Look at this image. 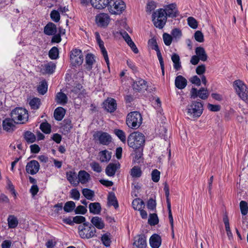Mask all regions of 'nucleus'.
<instances>
[{
	"label": "nucleus",
	"mask_w": 248,
	"mask_h": 248,
	"mask_svg": "<svg viewBox=\"0 0 248 248\" xmlns=\"http://www.w3.org/2000/svg\"><path fill=\"white\" fill-rule=\"evenodd\" d=\"M108 203L109 206H113L115 209L118 207V203L113 193H109L108 196Z\"/></svg>",
	"instance_id": "nucleus-36"
},
{
	"label": "nucleus",
	"mask_w": 248,
	"mask_h": 248,
	"mask_svg": "<svg viewBox=\"0 0 248 248\" xmlns=\"http://www.w3.org/2000/svg\"><path fill=\"white\" fill-rule=\"evenodd\" d=\"M92 5L97 9H101L105 8L104 3L99 4V0H90Z\"/></svg>",
	"instance_id": "nucleus-58"
},
{
	"label": "nucleus",
	"mask_w": 248,
	"mask_h": 248,
	"mask_svg": "<svg viewBox=\"0 0 248 248\" xmlns=\"http://www.w3.org/2000/svg\"><path fill=\"white\" fill-rule=\"evenodd\" d=\"M240 208L241 212L243 216L247 215L248 211V203L244 201H242L240 202Z\"/></svg>",
	"instance_id": "nucleus-50"
},
{
	"label": "nucleus",
	"mask_w": 248,
	"mask_h": 248,
	"mask_svg": "<svg viewBox=\"0 0 248 248\" xmlns=\"http://www.w3.org/2000/svg\"><path fill=\"white\" fill-rule=\"evenodd\" d=\"M78 226V233L80 237L83 239H89L95 235L96 230L90 223L84 222Z\"/></svg>",
	"instance_id": "nucleus-2"
},
{
	"label": "nucleus",
	"mask_w": 248,
	"mask_h": 248,
	"mask_svg": "<svg viewBox=\"0 0 248 248\" xmlns=\"http://www.w3.org/2000/svg\"><path fill=\"white\" fill-rule=\"evenodd\" d=\"M92 169L97 172H100L102 171L101 167L97 162H93L91 164Z\"/></svg>",
	"instance_id": "nucleus-61"
},
{
	"label": "nucleus",
	"mask_w": 248,
	"mask_h": 248,
	"mask_svg": "<svg viewBox=\"0 0 248 248\" xmlns=\"http://www.w3.org/2000/svg\"><path fill=\"white\" fill-rule=\"evenodd\" d=\"M75 213L76 214H85L87 210L85 207L82 205L78 206L76 209L74 210Z\"/></svg>",
	"instance_id": "nucleus-60"
},
{
	"label": "nucleus",
	"mask_w": 248,
	"mask_h": 248,
	"mask_svg": "<svg viewBox=\"0 0 248 248\" xmlns=\"http://www.w3.org/2000/svg\"><path fill=\"white\" fill-rule=\"evenodd\" d=\"M114 133L122 142L124 143L126 142V136L124 131L120 129H115L114 130Z\"/></svg>",
	"instance_id": "nucleus-43"
},
{
	"label": "nucleus",
	"mask_w": 248,
	"mask_h": 248,
	"mask_svg": "<svg viewBox=\"0 0 248 248\" xmlns=\"http://www.w3.org/2000/svg\"><path fill=\"white\" fill-rule=\"evenodd\" d=\"M147 207L149 212V217H157V215L153 212L155 210L156 201L152 198L150 199L147 203Z\"/></svg>",
	"instance_id": "nucleus-19"
},
{
	"label": "nucleus",
	"mask_w": 248,
	"mask_h": 248,
	"mask_svg": "<svg viewBox=\"0 0 248 248\" xmlns=\"http://www.w3.org/2000/svg\"><path fill=\"white\" fill-rule=\"evenodd\" d=\"M86 63L88 65L89 68L91 69L92 68V65L95 62L94 56L92 54L88 53L86 56Z\"/></svg>",
	"instance_id": "nucleus-48"
},
{
	"label": "nucleus",
	"mask_w": 248,
	"mask_h": 248,
	"mask_svg": "<svg viewBox=\"0 0 248 248\" xmlns=\"http://www.w3.org/2000/svg\"><path fill=\"white\" fill-rule=\"evenodd\" d=\"M65 113V109L62 107L56 108L54 112L55 119L57 121L62 120Z\"/></svg>",
	"instance_id": "nucleus-33"
},
{
	"label": "nucleus",
	"mask_w": 248,
	"mask_h": 248,
	"mask_svg": "<svg viewBox=\"0 0 248 248\" xmlns=\"http://www.w3.org/2000/svg\"><path fill=\"white\" fill-rule=\"evenodd\" d=\"M142 171L140 167L137 166H134L131 170V175L133 177L139 178L141 176Z\"/></svg>",
	"instance_id": "nucleus-46"
},
{
	"label": "nucleus",
	"mask_w": 248,
	"mask_h": 248,
	"mask_svg": "<svg viewBox=\"0 0 248 248\" xmlns=\"http://www.w3.org/2000/svg\"><path fill=\"white\" fill-rule=\"evenodd\" d=\"M138 237V239L133 243V248H146V241L145 236L142 234L139 235Z\"/></svg>",
	"instance_id": "nucleus-21"
},
{
	"label": "nucleus",
	"mask_w": 248,
	"mask_h": 248,
	"mask_svg": "<svg viewBox=\"0 0 248 248\" xmlns=\"http://www.w3.org/2000/svg\"><path fill=\"white\" fill-rule=\"evenodd\" d=\"M44 33L47 35H52L57 32V27L53 23L49 22L44 27Z\"/></svg>",
	"instance_id": "nucleus-23"
},
{
	"label": "nucleus",
	"mask_w": 248,
	"mask_h": 248,
	"mask_svg": "<svg viewBox=\"0 0 248 248\" xmlns=\"http://www.w3.org/2000/svg\"><path fill=\"white\" fill-rule=\"evenodd\" d=\"M134 152L135 156L133 160L135 162L139 163L142 161L143 148L135 149Z\"/></svg>",
	"instance_id": "nucleus-37"
},
{
	"label": "nucleus",
	"mask_w": 248,
	"mask_h": 248,
	"mask_svg": "<svg viewBox=\"0 0 248 248\" xmlns=\"http://www.w3.org/2000/svg\"><path fill=\"white\" fill-rule=\"evenodd\" d=\"M44 67L46 73L52 74L56 68V65L52 62H50L45 64Z\"/></svg>",
	"instance_id": "nucleus-49"
},
{
	"label": "nucleus",
	"mask_w": 248,
	"mask_h": 248,
	"mask_svg": "<svg viewBox=\"0 0 248 248\" xmlns=\"http://www.w3.org/2000/svg\"><path fill=\"white\" fill-rule=\"evenodd\" d=\"M70 60L71 64L74 66L80 65L83 63L84 56L79 49H73L70 54Z\"/></svg>",
	"instance_id": "nucleus-9"
},
{
	"label": "nucleus",
	"mask_w": 248,
	"mask_h": 248,
	"mask_svg": "<svg viewBox=\"0 0 248 248\" xmlns=\"http://www.w3.org/2000/svg\"><path fill=\"white\" fill-rule=\"evenodd\" d=\"M163 39L164 44L167 46H169L172 41V36L167 33H164L163 34Z\"/></svg>",
	"instance_id": "nucleus-54"
},
{
	"label": "nucleus",
	"mask_w": 248,
	"mask_h": 248,
	"mask_svg": "<svg viewBox=\"0 0 248 248\" xmlns=\"http://www.w3.org/2000/svg\"><path fill=\"white\" fill-rule=\"evenodd\" d=\"M190 81L197 86H200L201 84V80L197 76H194L190 79Z\"/></svg>",
	"instance_id": "nucleus-64"
},
{
	"label": "nucleus",
	"mask_w": 248,
	"mask_h": 248,
	"mask_svg": "<svg viewBox=\"0 0 248 248\" xmlns=\"http://www.w3.org/2000/svg\"><path fill=\"white\" fill-rule=\"evenodd\" d=\"M233 86L238 96L245 102L248 103V88L240 80L233 82Z\"/></svg>",
	"instance_id": "nucleus-7"
},
{
	"label": "nucleus",
	"mask_w": 248,
	"mask_h": 248,
	"mask_svg": "<svg viewBox=\"0 0 248 248\" xmlns=\"http://www.w3.org/2000/svg\"><path fill=\"white\" fill-rule=\"evenodd\" d=\"M188 25L192 29H195L198 27V22L193 17H189L187 19Z\"/></svg>",
	"instance_id": "nucleus-52"
},
{
	"label": "nucleus",
	"mask_w": 248,
	"mask_h": 248,
	"mask_svg": "<svg viewBox=\"0 0 248 248\" xmlns=\"http://www.w3.org/2000/svg\"><path fill=\"white\" fill-rule=\"evenodd\" d=\"M66 176L69 182L75 186H77L79 181H77V176L76 172L73 171H69L66 172Z\"/></svg>",
	"instance_id": "nucleus-25"
},
{
	"label": "nucleus",
	"mask_w": 248,
	"mask_h": 248,
	"mask_svg": "<svg viewBox=\"0 0 248 248\" xmlns=\"http://www.w3.org/2000/svg\"><path fill=\"white\" fill-rule=\"evenodd\" d=\"M156 7V3L154 1H149L147 3L146 7V12L150 14L151 12L155 9Z\"/></svg>",
	"instance_id": "nucleus-51"
},
{
	"label": "nucleus",
	"mask_w": 248,
	"mask_h": 248,
	"mask_svg": "<svg viewBox=\"0 0 248 248\" xmlns=\"http://www.w3.org/2000/svg\"><path fill=\"white\" fill-rule=\"evenodd\" d=\"M17 218H8V224L10 228H15L18 224Z\"/></svg>",
	"instance_id": "nucleus-55"
},
{
	"label": "nucleus",
	"mask_w": 248,
	"mask_h": 248,
	"mask_svg": "<svg viewBox=\"0 0 248 248\" xmlns=\"http://www.w3.org/2000/svg\"><path fill=\"white\" fill-rule=\"evenodd\" d=\"M190 94L191 98L195 99L199 96L200 98L205 100L208 97L209 92L204 88H202L199 90H197L195 88H192L190 91Z\"/></svg>",
	"instance_id": "nucleus-11"
},
{
	"label": "nucleus",
	"mask_w": 248,
	"mask_h": 248,
	"mask_svg": "<svg viewBox=\"0 0 248 248\" xmlns=\"http://www.w3.org/2000/svg\"><path fill=\"white\" fill-rule=\"evenodd\" d=\"M161 244V239L160 236L154 234L151 236L150 239V244L152 248H158Z\"/></svg>",
	"instance_id": "nucleus-24"
},
{
	"label": "nucleus",
	"mask_w": 248,
	"mask_h": 248,
	"mask_svg": "<svg viewBox=\"0 0 248 248\" xmlns=\"http://www.w3.org/2000/svg\"><path fill=\"white\" fill-rule=\"evenodd\" d=\"M95 140H98L100 144L108 145L111 142V136L107 132L97 131L93 135Z\"/></svg>",
	"instance_id": "nucleus-10"
},
{
	"label": "nucleus",
	"mask_w": 248,
	"mask_h": 248,
	"mask_svg": "<svg viewBox=\"0 0 248 248\" xmlns=\"http://www.w3.org/2000/svg\"><path fill=\"white\" fill-rule=\"evenodd\" d=\"M47 90V82L45 80L41 82L40 84L37 87L38 92L42 95L46 93Z\"/></svg>",
	"instance_id": "nucleus-42"
},
{
	"label": "nucleus",
	"mask_w": 248,
	"mask_h": 248,
	"mask_svg": "<svg viewBox=\"0 0 248 248\" xmlns=\"http://www.w3.org/2000/svg\"><path fill=\"white\" fill-rule=\"evenodd\" d=\"M29 104L32 109L36 110L41 105V100L38 98L34 97L30 100Z\"/></svg>",
	"instance_id": "nucleus-40"
},
{
	"label": "nucleus",
	"mask_w": 248,
	"mask_h": 248,
	"mask_svg": "<svg viewBox=\"0 0 248 248\" xmlns=\"http://www.w3.org/2000/svg\"><path fill=\"white\" fill-rule=\"evenodd\" d=\"M188 115L193 118H198L203 112V104L199 101H193L186 107Z\"/></svg>",
	"instance_id": "nucleus-6"
},
{
	"label": "nucleus",
	"mask_w": 248,
	"mask_h": 248,
	"mask_svg": "<svg viewBox=\"0 0 248 248\" xmlns=\"http://www.w3.org/2000/svg\"><path fill=\"white\" fill-rule=\"evenodd\" d=\"M125 8L124 2L122 0H110L108 9L111 14H120Z\"/></svg>",
	"instance_id": "nucleus-8"
},
{
	"label": "nucleus",
	"mask_w": 248,
	"mask_h": 248,
	"mask_svg": "<svg viewBox=\"0 0 248 248\" xmlns=\"http://www.w3.org/2000/svg\"><path fill=\"white\" fill-rule=\"evenodd\" d=\"M142 120L140 113L137 111H133L127 114L126 124L130 128L137 129L141 124Z\"/></svg>",
	"instance_id": "nucleus-5"
},
{
	"label": "nucleus",
	"mask_w": 248,
	"mask_h": 248,
	"mask_svg": "<svg viewBox=\"0 0 248 248\" xmlns=\"http://www.w3.org/2000/svg\"><path fill=\"white\" fill-rule=\"evenodd\" d=\"M110 18L107 14L100 13L95 17L96 24L99 26L106 27L109 22Z\"/></svg>",
	"instance_id": "nucleus-16"
},
{
	"label": "nucleus",
	"mask_w": 248,
	"mask_h": 248,
	"mask_svg": "<svg viewBox=\"0 0 248 248\" xmlns=\"http://www.w3.org/2000/svg\"><path fill=\"white\" fill-rule=\"evenodd\" d=\"M91 222L94 227L99 229H102L104 228L105 225L102 221L101 218H92Z\"/></svg>",
	"instance_id": "nucleus-38"
},
{
	"label": "nucleus",
	"mask_w": 248,
	"mask_h": 248,
	"mask_svg": "<svg viewBox=\"0 0 248 248\" xmlns=\"http://www.w3.org/2000/svg\"><path fill=\"white\" fill-rule=\"evenodd\" d=\"M11 116L15 123L24 124L28 121L29 115L26 109L16 108L11 111Z\"/></svg>",
	"instance_id": "nucleus-3"
},
{
	"label": "nucleus",
	"mask_w": 248,
	"mask_h": 248,
	"mask_svg": "<svg viewBox=\"0 0 248 248\" xmlns=\"http://www.w3.org/2000/svg\"><path fill=\"white\" fill-rule=\"evenodd\" d=\"M148 43L149 46L152 49H154L156 51L157 58L162 57L160 51L159 49L158 46L157 45L156 39L155 37H153L149 39Z\"/></svg>",
	"instance_id": "nucleus-28"
},
{
	"label": "nucleus",
	"mask_w": 248,
	"mask_h": 248,
	"mask_svg": "<svg viewBox=\"0 0 248 248\" xmlns=\"http://www.w3.org/2000/svg\"><path fill=\"white\" fill-rule=\"evenodd\" d=\"M40 169V165L38 162L35 160H32L29 162L26 166L27 172L31 175L36 174Z\"/></svg>",
	"instance_id": "nucleus-14"
},
{
	"label": "nucleus",
	"mask_w": 248,
	"mask_h": 248,
	"mask_svg": "<svg viewBox=\"0 0 248 248\" xmlns=\"http://www.w3.org/2000/svg\"><path fill=\"white\" fill-rule=\"evenodd\" d=\"M75 207L76 204L74 202L68 201L65 203L63 206V210L66 213H69L75 210Z\"/></svg>",
	"instance_id": "nucleus-41"
},
{
	"label": "nucleus",
	"mask_w": 248,
	"mask_h": 248,
	"mask_svg": "<svg viewBox=\"0 0 248 248\" xmlns=\"http://www.w3.org/2000/svg\"><path fill=\"white\" fill-rule=\"evenodd\" d=\"M195 53L202 61L205 62L207 60V55L203 47L201 46L196 47Z\"/></svg>",
	"instance_id": "nucleus-30"
},
{
	"label": "nucleus",
	"mask_w": 248,
	"mask_h": 248,
	"mask_svg": "<svg viewBox=\"0 0 248 248\" xmlns=\"http://www.w3.org/2000/svg\"><path fill=\"white\" fill-rule=\"evenodd\" d=\"M145 143V137L139 132L131 133L127 138L128 146L134 149L143 148Z\"/></svg>",
	"instance_id": "nucleus-1"
},
{
	"label": "nucleus",
	"mask_w": 248,
	"mask_h": 248,
	"mask_svg": "<svg viewBox=\"0 0 248 248\" xmlns=\"http://www.w3.org/2000/svg\"><path fill=\"white\" fill-rule=\"evenodd\" d=\"M187 80L182 76L179 75L176 77L175 85L179 89H183L187 85Z\"/></svg>",
	"instance_id": "nucleus-22"
},
{
	"label": "nucleus",
	"mask_w": 248,
	"mask_h": 248,
	"mask_svg": "<svg viewBox=\"0 0 248 248\" xmlns=\"http://www.w3.org/2000/svg\"><path fill=\"white\" fill-rule=\"evenodd\" d=\"M71 197L76 200H78L80 197V193L77 189H73L70 191Z\"/></svg>",
	"instance_id": "nucleus-62"
},
{
	"label": "nucleus",
	"mask_w": 248,
	"mask_h": 248,
	"mask_svg": "<svg viewBox=\"0 0 248 248\" xmlns=\"http://www.w3.org/2000/svg\"><path fill=\"white\" fill-rule=\"evenodd\" d=\"M163 9L169 17L175 18L179 15L177 5L175 3L166 5Z\"/></svg>",
	"instance_id": "nucleus-13"
},
{
	"label": "nucleus",
	"mask_w": 248,
	"mask_h": 248,
	"mask_svg": "<svg viewBox=\"0 0 248 248\" xmlns=\"http://www.w3.org/2000/svg\"><path fill=\"white\" fill-rule=\"evenodd\" d=\"M220 106L218 105H213L211 104H208L207 105V108L211 111L217 112L220 109Z\"/></svg>",
	"instance_id": "nucleus-63"
},
{
	"label": "nucleus",
	"mask_w": 248,
	"mask_h": 248,
	"mask_svg": "<svg viewBox=\"0 0 248 248\" xmlns=\"http://www.w3.org/2000/svg\"><path fill=\"white\" fill-rule=\"evenodd\" d=\"M72 218H63L62 222L66 224L73 225L74 224H81L83 222H84L85 218H73V220L71 219Z\"/></svg>",
	"instance_id": "nucleus-31"
},
{
	"label": "nucleus",
	"mask_w": 248,
	"mask_h": 248,
	"mask_svg": "<svg viewBox=\"0 0 248 248\" xmlns=\"http://www.w3.org/2000/svg\"><path fill=\"white\" fill-rule=\"evenodd\" d=\"M40 129L46 134H49L51 132V125L47 122L42 123L40 125Z\"/></svg>",
	"instance_id": "nucleus-47"
},
{
	"label": "nucleus",
	"mask_w": 248,
	"mask_h": 248,
	"mask_svg": "<svg viewBox=\"0 0 248 248\" xmlns=\"http://www.w3.org/2000/svg\"><path fill=\"white\" fill-rule=\"evenodd\" d=\"M171 60L174 63V68L176 70H179L181 68L179 56L176 53L173 54L171 56Z\"/></svg>",
	"instance_id": "nucleus-35"
},
{
	"label": "nucleus",
	"mask_w": 248,
	"mask_h": 248,
	"mask_svg": "<svg viewBox=\"0 0 248 248\" xmlns=\"http://www.w3.org/2000/svg\"><path fill=\"white\" fill-rule=\"evenodd\" d=\"M90 212L94 214H99L101 210V205L99 202H93L89 205Z\"/></svg>",
	"instance_id": "nucleus-29"
},
{
	"label": "nucleus",
	"mask_w": 248,
	"mask_h": 248,
	"mask_svg": "<svg viewBox=\"0 0 248 248\" xmlns=\"http://www.w3.org/2000/svg\"><path fill=\"white\" fill-rule=\"evenodd\" d=\"M120 165L117 163H109L106 169V173L108 176H113L118 169L120 168Z\"/></svg>",
	"instance_id": "nucleus-20"
},
{
	"label": "nucleus",
	"mask_w": 248,
	"mask_h": 248,
	"mask_svg": "<svg viewBox=\"0 0 248 248\" xmlns=\"http://www.w3.org/2000/svg\"><path fill=\"white\" fill-rule=\"evenodd\" d=\"M24 138L26 141L29 143H33L36 140L35 135L31 131H27L25 132Z\"/></svg>",
	"instance_id": "nucleus-39"
},
{
	"label": "nucleus",
	"mask_w": 248,
	"mask_h": 248,
	"mask_svg": "<svg viewBox=\"0 0 248 248\" xmlns=\"http://www.w3.org/2000/svg\"><path fill=\"white\" fill-rule=\"evenodd\" d=\"M101 241L103 244L106 247H109L110 245L111 241L109 235L108 234H104L101 237Z\"/></svg>",
	"instance_id": "nucleus-56"
},
{
	"label": "nucleus",
	"mask_w": 248,
	"mask_h": 248,
	"mask_svg": "<svg viewBox=\"0 0 248 248\" xmlns=\"http://www.w3.org/2000/svg\"><path fill=\"white\" fill-rule=\"evenodd\" d=\"M160 172L156 169L154 170L151 173L152 179L154 182H158L160 179Z\"/></svg>",
	"instance_id": "nucleus-53"
},
{
	"label": "nucleus",
	"mask_w": 248,
	"mask_h": 248,
	"mask_svg": "<svg viewBox=\"0 0 248 248\" xmlns=\"http://www.w3.org/2000/svg\"><path fill=\"white\" fill-rule=\"evenodd\" d=\"M147 82L141 78H138L132 84L133 88L137 92H141L146 89Z\"/></svg>",
	"instance_id": "nucleus-17"
},
{
	"label": "nucleus",
	"mask_w": 248,
	"mask_h": 248,
	"mask_svg": "<svg viewBox=\"0 0 248 248\" xmlns=\"http://www.w3.org/2000/svg\"><path fill=\"white\" fill-rule=\"evenodd\" d=\"M50 17L55 22H58L60 19V15L58 11L52 10L50 13Z\"/></svg>",
	"instance_id": "nucleus-57"
},
{
	"label": "nucleus",
	"mask_w": 248,
	"mask_h": 248,
	"mask_svg": "<svg viewBox=\"0 0 248 248\" xmlns=\"http://www.w3.org/2000/svg\"><path fill=\"white\" fill-rule=\"evenodd\" d=\"M49 58L51 60H56L59 57V49L56 46L52 47L48 52Z\"/></svg>",
	"instance_id": "nucleus-44"
},
{
	"label": "nucleus",
	"mask_w": 248,
	"mask_h": 248,
	"mask_svg": "<svg viewBox=\"0 0 248 248\" xmlns=\"http://www.w3.org/2000/svg\"><path fill=\"white\" fill-rule=\"evenodd\" d=\"M82 193L87 199L90 200H92L94 196V191L88 188H83Z\"/></svg>",
	"instance_id": "nucleus-45"
},
{
	"label": "nucleus",
	"mask_w": 248,
	"mask_h": 248,
	"mask_svg": "<svg viewBox=\"0 0 248 248\" xmlns=\"http://www.w3.org/2000/svg\"><path fill=\"white\" fill-rule=\"evenodd\" d=\"M194 37L195 40L199 42L202 43L204 41L203 34L202 31H197L195 32Z\"/></svg>",
	"instance_id": "nucleus-59"
},
{
	"label": "nucleus",
	"mask_w": 248,
	"mask_h": 248,
	"mask_svg": "<svg viewBox=\"0 0 248 248\" xmlns=\"http://www.w3.org/2000/svg\"><path fill=\"white\" fill-rule=\"evenodd\" d=\"M103 108L108 112L112 113L117 109L116 100L110 97H108L103 103Z\"/></svg>",
	"instance_id": "nucleus-12"
},
{
	"label": "nucleus",
	"mask_w": 248,
	"mask_h": 248,
	"mask_svg": "<svg viewBox=\"0 0 248 248\" xmlns=\"http://www.w3.org/2000/svg\"><path fill=\"white\" fill-rule=\"evenodd\" d=\"M56 101L59 104L65 105L67 102V97L65 93L59 92L56 95Z\"/></svg>",
	"instance_id": "nucleus-34"
},
{
	"label": "nucleus",
	"mask_w": 248,
	"mask_h": 248,
	"mask_svg": "<svg viewBox=\"0 0 248 248\" xmlns=\"http://www.w3.org/2000/svg\"><path fill=\"white\" fill-rule=\"evenodd\" d=\"M99 159L101 162H108L111 157V152L107 150L100 151L99 153Z\"/></svg>",
	"instance_id": "nucleus-27"
},
{
	"label": "nucleus",
	"mask_w": 248,
	"mask_h": 248,
	"mask_svg": "<svg viewBox=\"0 0 248 248\" xmlns=\"http://www.w3.org/2000/svg\"><path fill=\"white\" fill-rule=\"evenodd\" d=\"M97 43L99 46V47L101 49L102 54L104 58L105 62H106L107 65L108 66L109 64V60H108L107 51L104 46V42L102 40H101L98 41L97 42Z\"/></svg>",
	"instance_id": "nucleus-32"
},
{
	"label": "nucleus",
	"mask_w": 248,
	"mask_h": 248,
	"mask_svg": "<svg viewBox=\"0 0 248 248\" xmlns=\"http://www.w3.org/2000/svg\"><path fill=\"white\" fill-rule=\"evenodd\" d=\"M13 122L12 118H6L3 120L2 122L3 129L8 132H11L15 130L16 126Z\"/></svg>",
	"instance_id": "nucleus-18"
},
{
	"label": "nucleus",
	"mask_w": 248,
	"mask_h": 248,
	"mask_svg": "<svg viewBox=\"0 0 248 248\" xmlns=\"http://www.w3.org/2000/svg\"><path fill=\"white\" fill-rule=\"evenodd\" d=\"M90 179V175L85 170H80L78 174V181L82 184H85L88 183Z\"/></svg>",
	"instance_id": "nucleus-26"
},
{
	"label": "nucleus",
	"mask_w": 248,
	"mask_h": 248,
	"mask_svg": "<svg viewBox=\"0 0 248 248\" xmlns=\"http://www.w3.org/2000/svg\"><path fill=\"white\" fill-rule=\"evenodd\" d=\"M132 206L135 210L140 211V215L142 217H147V213L146 211L142 209L145 206L144 202L138 198L135 199L132 202Z\"/></svg>",
	"instance_id": "nucleus-15"
},
{
	"label": "nucleus",
	"mask_w": 248,
	"mask_h": 248,
	"mask_svg": "<svg viewBox=\"0 0 248 248\" xmlns=\"http://www.w3.org/2000/svg\"><path fill=\"white\" fill-rule=\"evenodd\" d=\"M168 16L163 8H160L152 14V20L155 26L159 29H162L166 24Z\"/></svg>",
	"instance_id": "nucleus-4"
}]
</instances>
